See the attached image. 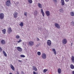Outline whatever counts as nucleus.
I'll return each mask as SVG.
<instances>
[{
	"label": "nucleus",
	"instance_id": "obj_19",
	"mask_svg": "<svg viewBox=\"0 0 74 74\" xmlns=\"http://www.w3.org/2000/svg\"><path fill=\"white\" fill-rule=\"evenodd\" d=\"M70 68L71 69H74V66L73 64H71L70 66Z\"/></svg>",
	"mask_w": 74,
	"mask_h": 74
},
{
	"label": "nucleus",
	"instance_id": "obj_33",
	"mask_svg": "<svg viewBox=\"0 0 74 74\" xmlns=\"http://www.w3.org/2000/svg\"><path fill=\"white\" fill-rule=\"evenodd\" d=\"M21 41H22V40H19V41H18L17 42H18V43H19V42H21Z\"/></svg>",
	"mask_w": 74,
	"mask_h": 74
},
{
	"label": "nucleus",
	"instance_id": "obj_24",
	"mask_svg": "<svg viewBox=\"0 0 74 74\" xmlns=\"http://www.w3.org/2000/svg\"><path fill=\"white\" fill-rule=\"evenodd\" d=\"M19 25L21 27H23V23L22 22H21Z\"/></svg>",
	"mask_w": 74,
	"mask_h": 74
},
{
	"label": "nucleus",
	"instance_id": "obj_39",
	"mask_svg": "<svg viewBox=\"0 0 74 74\" xmlns=\"http://www.w3.org/2000/svg\"><path fill=\"white\" fill-rule=\"evenodd\" d=\"M54 1H55V2H57V0H53Z\"/></svg>",
	"mask_w": 74,
	"mask_h": 74
},
{
	"label": "nucleus",
	"instance_id": "obj_23",
	"mask_svg": "<svg viewBox=\"0 0 74 74\" xmlns=\"http://www.w3.org/2000/svg\"><path fill=\"white\" fill-rule=\"evenodd\" d=\"M62 5H64V0H61Z\"/></svg>",
	"mask_w": 74,
	"mask_h": 74
},
{
	"label": "nucleus",
	"instance_id": "obj_42",
	"mask_svg": "<svg viewBox=\"0 0 74 74\" xmlns=\"http://www.w3.org/2000/svg\"><path fill=\"white\" fill-rule=\"evenodd\" d=\"M18 62H21V60H18Z\"/></svg>",
	"mask_w": 74,
	"mask_h": 74
},
{
	"label": "nucleus",
	"instance_id": "obj_21",
	"mask_svg": "<svg viewBox=\"0 0 74 74\" xmlns=\"http://www.w3.org/2000/svg\"><path fill=\"white\" fill-rule=\"evenodd\" d=\"M3 55H4V56H5V57H7V54L5 52V51H3Z\"/></svg>",
	"mask_w": 74,
	"mask_h": 74
},
{
	"label": "nucleus",
	"instance_id": "obj_40",
	"mask_svg": "<svg viewBox=\"0 0 74 74\" xmlns=\"http://www.w3.org/2000/svg\"><path fill=\"white\" fill-rule=\"evenodd\" d=\"M65 1H67V2H68V1H69V0H65Z\"/></svg>",
	"mask_w": 74,
	"mask_h": 74
},
{
	"label": "nucleus",
	"instance_id": "obj_41",
	"mask_svg": "<svg viewBox=\"0 0 74 74\" xmlns=\"http://www.w3.org/2000/svg\"><path fill=\"white\" fill-rule=\"evenodd\" d=\"M72 74H74V71H72Z\"/></svg>",
	"mask_w": 74,
	"mask_h": 74
},
{
	"label": "nucleus",
	"instance_id": "obj_29",
	"mask_svg": "<svg viewBox=\"0 0 74 74\" xmlns=\"http://www.w3.org/2000/svg\"><path fill=\"white\" fill-rule=\"evenodd\" d=\"M16 37L17 39H18V38H20V36H19L17 35L16 36Z\"/></svg>",
	"mask_w": 74,
	"mask_h": 74
},
{
	"label": "nucleus",
	"instance_id": "obj_27",
	"mask_svg": "<svg viewBox=\"0 0 74 74\" xmlns=\"http://www.w3.org/2000/svg\"><path fill=\"white\" fill-rule=\"evenodd\" d=\"M48 71V70L46 69H44L43 71V72L44 73H45Z\"/></svg>",
	"mask_w": 74,
	"mask_h": 74
},
{
	"label": "nucleus",
	"instance_id": "obj_14",
	"mask_svg": "<svg viewBox=\"0 0 74 74\" xmlns=\"http://www.w3.org/2000/svg\"><path fill=\"white\" fill-rule=\"evenodd\" d=\"M41 12L42 14V16L44 17L45 16L44 12V11H43V10L42 9H41Z\"/></svg>",
	"mask_w": 74,
	"mask_h": 74
},
{
	"label": "nucleus",
	"instance_id": "obj_5",
	"mask_svg": "<svg viewBox=\"0 0 74 74\" xmlns=\"http://www.w3.org/2000/svg\"><path fill=\"white\" fill-rule=\"evenodd\" d=\"M42 58H43V59H45L46 58H47V56L46 55V54L45 53H43L42 54Z\"/></svg>",
	"mask_w": 74,
	"mask_h": 74
},
{
	"label": "nucleus",
	"instance_id": "obj_34",
	"mask_svg": "<svg viewBox=\"0 0 74 74\" xmlns=\"http://www.w3.org/2000/svg\"><path fill=\"white\" fill-rule=\"evenodd\" d=\"M60 12H63V9H61L60 10Z\"/></svg>",
	"mask_w": 74,
	"mask_h": 74
},
{
	"label": "nucleus",
	"instance_id": "obj_9",
	"mask_svg": "<svg viewBox=\"0 0 74 74\" xmlns=\"http://www.w3.org/2000/svg\"><path fill=\"white\" fill-rule=\"evenodd\" d=\"M28 44L29 45H30V46H33L34 45V42L33 41H30L28 43Z\"/></svg>",
	"mask_w": 74,
	"mask_h": 74
},
{
	"label": "nucleus",
	"instance_id": "obj_25",
	"mask_svg": "<svg viewBox=\"0 0 74 74\" xmlns=\"http://www.w3.org/2000/svg\"><path fill=\"white\" fill-rule=\"evenodd\" d=\"M28 2L29 4H32L33 3L32 0H28Z\"/></svg>",
	"mask_w": 74,
	"mask_h": 74
},
{
	"label": "nucleus",
	"instance_id": "obj_1",
	"mask_svg": "<svg viewBox=\"0 0 74 74\" xmlns=\"http://www.w3.org/2000/svg\"><path fill=\"white\" fill-rule=\"evenodd\" d=\"M7 32L8 34H10V33L12 32V29H11V27H8Z\"/></svg>",
	"mask_w": 74,
	"mask_h": 74
},
{
	"label": "nucleus",
	"instance_id": "obj_38",
	"mask_svg": "<svg viewBox=\"0 0 74 74\" xmlns=\"http://www.w3.org/2000/svg\"><path fill=\"white\" fill-rule=\"evenodd\" d=\"M21 73V74H24V72H23V71H22Z\"/></svg>",
	"mask_w": 74,
	"mask_h": 74
},
{
	"label": "nucleus",
	"instance_id": "obj_22",
	"mask_svg": "<svg viewBox=\"0 0 74 74\" xmlns=\"http://www.w3.org/2000/svg\"><path fill=\"white\" fill-rule=\"evenodd\" d=\"M58 73H59V74H60L61 73V69L60 68H59L58 69Z\"/></svg>",
	"mask_w": 74,
	"mask_h": 74
},
{
	"label": "nucleus",
	"instance_id": "obj_10",
	"mask_svg": "<svg viewBox=\"0 0 74 74\" xmlns=\"http://www.w3.org/2000/svg\"><path fill=\"white\" fill-rule=\"evenodd\" d=\"M17 49L18 50V51L19 52H22V48H21L20 47H16Z\"/></svg>",
	"mask_w": 74,
	"mask_h": 74
},
{
	"label": "nucleus",
	"instance_id": "obj_7",
	"mask_svg": "<svg viewBox=\"0 0 74 74\" xmlns=\"http://www.w3.org/2000/svg\"><path fill=\"white\" fill-rule=\"evenodd\" d=\"M55 26L56 27H57V29H60V25L58 24V23H55Z\"/></svg>",
	"mask_w": 74,
	"mask_h": 74
},
{
	"label": "nucleus",
	"instance_id": "obj_43",
	"mask_svg": "<svg viewBox=\"0 0 74 74\" xmlns=\"http://www.w3.org/2000/svg\"><path fill=\"white\" fill-rule=\"evenodd\" d=\"M17 74H19L18 72H17Z\"/></svg>",
	"mask_w": 74,
	"mask_h": 74
},
{
	"label": "nucleus",
	"instance_id": "obj_13",
	"mask_svg": "<svg viewBox=\"0 0 74 74\" xmlns=\"http://www.w3.org/2000/svg\"><path fill=\"white\" fill-rule=\"evenodd\" d=\"M10 67L13 71H14V70H15V68H14V67L12 64H10Z\"/></svg>",
	"mask_w": 74,
	"mask_h": 74
},
{
	"label": "nucleus",
	"instance_id": "obj_26",
	"mask_svg": "<svg viewBox=\"0 0 74 74\" xmlns=\"http://www.w3.org/2000/svg\"><path fill=\"white\" fill-rule=\"evenodd\" d=\"M71 15L72 16H74V12H72L70 13Z\"/></svg>",
	"mask_w": 74,
	"mask_h": 74
},
{
	"label": "nucleus",
	"instance_id": "obj_18",
	"mask_svg": "<svg viewBox=\"0 0 74 74\" xmlns=\"http://www.w3.org/2000/svg\"><path fill=\"white\" fill-rule=\"evenodd\" d=\"M2 31L3 34H5L6 32V29H3L2 30Z\"/></svg>",
	"mask_w": 74,
	"mask_h": 74
},
{
	"label": "nucleus",
	"instance_id": "obj_30",
	"mask_svg": "<svg viewBox=\"0 0 74 74\" xmlns=\"http://www.w3.org/2000/svg\"><path fill=\"white\" fill-rule=\"evenodd\" d=\"M21 58H25V56L23 55H20Z\"/></svg>",
	"mask_w": 74,
	"mask_h": 74
},
{
	"label": "nucleus",
	"instance_id": "obj_37",
	"mask_svg": "<svg viewBox=\"0 0 74 74\" xmlns=\"http://www.w3.org/2000/svg\"><path fill=\"white\" fill-rule=\"evenodd\" d=\"M37 41H40V39H39V38H37Z\"/></svg>",
	"mask_w": 74,
	"mask_h": 74
},
{
	"label": "nucleus",
	"instance_id": "obj_4",
	"mask_svg": "<svg viewBox=\"0 0 74 74\" xmlns=\"http://www.w3.org/2000/svg\"><path fill=\"white\" fill-rule=\"evenodd\" d=\"M5 4L7 6H10L11 5V1H7L6 2Z\"/></svg>",
	"mask_w": 74,
	"mask_h": 74
},
{
	"label": "nucleus",
	"instance_id": "obj_36",
	"mask_svg": "<svg viewBox=\"0 0 74 74\" xmlns=\"http://www.w3.org/2000/svg\"><path fill=\"white\" fill-rule=\"evenodd\" d=\"M33 73L34 74H38V73H36V72H35L34 71H33Z\"/></svg>",
	"mask_w": 74,
	"mask_h": 74
},
{
	"label": "nucleus",
	"instance_id": "obj_46",
	"mask_svg": "<svg viewBox=\"0 0 74 74\" xmlns=\"http://www.w3.org/2000/svg\"><path fill=\"white\" fill-rule=\"evenodd\" d=\"M10 0H8V1H10Z\"/></svg>",
	"mask_w": 74,
	"mask_h": 74
},
{
	"label": "nucleus",
	"instance_id": "obj_17",
	"mask_svg": "<svg viewBox=\"0 0 74 74\" xmlns=\"http://www.w3.org/2000/svg\"><path fill=\"white\" fill-rule=\"evenodd\" d=\"M38 6L39 8H42V5L40 3H38Z\"/></svg>",
	"mask_w": 74,
	"mask_h": 74
},
{
	"label": "nucleus",
	"instance_id": "obj_8",
	"mask_svg": "<svg viewBox=\"0 0 74 74\" xmlns=\"http://www.w3.org/2000/svg\"><path fill=\"white\" fill-rule=\"evenodd\" d=\"M47 44L49 46H50L51 45V41L50 40H48L47 42Z\"/></svg>",
	"mask_w": 74,
	"mask_h": 74
},
{
	"label": "nucleus",
	"instance_id": "obj_20",
	"mask_svg": "<svg viewBox=\"0 0 74 74\" xmlns=\"http://www.w3.org/2000/svg\"><path fill=\"white\" fill-rule=\"evenodd\" d=\"M52 51L54 53L55 55H56V50H55V49H52Z\"/></svg>",
	"mask_w": 74,
	"mask_h": 74
},
{
	"label": "nucleus",
	"instance_id": "obj_31",
	"mask_svg": "<svg viewBox=\"0 0 74 74\" xmlns=\"http://www.w3.org/2000/svg\"><path fill=\"white\" fill-rule=\"evenodd\" d=\"M38 55L39 56L41 55V52L40 51H38L37 52Z\"/></svg>",
	"mask_w": 74,
	"mask_h": 74
},
{
	"label": "nucleus",
	"instance_id": "obj_2",
	"mask_svg": "<svg viewBox=\"0 0 74 74\" xmlns=\"http://www.w3.org/2000/svg\"><path fill=\"white\" fill-rule=\"evenodd\" d=\"M4 18V14L3 13H1L0 14V19H3Z\"/></svg>",
	"mask_w": 74,
	"mask_h": 74
},
{
	"label": "nucleus",
	"instance_id": "obj_35",
	"mask_svg": "<svg viewBox=\"0 0 74 74\" xmlns=\"http://www.w3.org/2000/svg\"><path fill=\"white\" fill-rule=\"evenodd\" d=\"M2 51L3 49H2V48L0 47V52H2Z\"/></svg>",
	"mask_w": 74,
	"mask_h": 74
},
{
	"label": "nucleus",
	"instance_id": "obj_12",
	"mask_svg": "<svg viewBox=\"0 0 74 74\" xmlns=\"http://www.w3.org/2000/svg\"><path fill=\"white\" fill-rule=\"evenodd\" d=\"M1 43L3 45H4V44H5L6 43L5 41L4 40H2L1 41Z\"/></svg>",
	"mask_w": 74,
	"mask_h": 74
},
{
	"label": "nucleus",
	"instance_id": "obj_44",
	"mask_svg": "<svg viewBox=\"0 0 74 74\" xmlns=\"http://www.w3.org/2000/svg\"><path fill=\"white\" fill-rule=\"evenodd\" d=\"M73 45V43H71V46H72Z\"/></svg>",
	"mask_w": 74,
	"mask_h": 74
},
{
	"label": "nucleus",
	"instance_id": "obj_28",
	"mask_svg": "<svg viewBox=\"0 0 74 74\" xmlns=\"http://www.w3.org/2000/svg\"><path fill=\"white\" fill-rule=\"evenodd\" d=\"M34 15H37V12L36 11H35L34 12Z\"/></svg>",
	"mask_w": 74,
	"mask_h": 74
},
{
	"label": "nucleus",
	"instance_id": "obj_6",
	"mask_svg": "<svg viewBox=\"0 0 74 74\" xmlns=\"http://www.w3.org/2000/svg\"><path fill=\"white\" fill-rule=\"evenodd\" d=\"M67 40L66 39H64L62 40V43L64 44H66L67 43Z\"/></svg>",
	"mask_w": 74,
	"mask_h": 74
},
{
	"label": "nucleus",
	"instance_id": "obj_16",
	"mask_svg": "<svg viewBox=\"0 0 74 74\" xmlns=\"http://www.w3.org/2000/svg\"><path fill=\"white\" fill-rule=\"evenodd\" d=\"M71 62L72 63H74V56H72L71 58Z\"/></svg>",
	"mask_w": 74,
	"mask_h": 74
},
{
	"label": "nucleus",
	"instance_id": "obj_11",
	"mask_svg": "<svg viewBox=\"0 0 74 74\" xmlns=\"http://www.w3.org/2000/svg\"><path fill=\"white\" fill-rule=\"evenodd\" d=\"M45 14L47 16L50 15V12L49 11H47L45 12Z\"/></svg>",
	"mask_w": 74,
	"mask_h": 74
},
{
	"label": "nucleus",
	"instance_id": "obj_45",
	"mask_svg": "<svg viewBox=\"0 0 74 74\" xmlns=\"http://www.w3.org/2000/svg\"><path fill=\"white\" fill-rule=\"evenodd\" d=\"M9 74H12V73H9Z\"/></svg>",
	"mask_w": 74,
	"mask_h": 74
},
{
	"label": "nucleus",
	"instance_id": "obj_15",
	"mask_svg": "<svg viewBox=\"0 0 74 74\" xmlns=\"http://www.w3.org/2000/svg\"><path fill=\"white\" fill-rule=\"evenodd\" d=\"M32 69H33V70H34V71H37V69L34 66L32 67Z\"/></svg>",
	"mask_w": 74,
	"mask_h": 74
},
{
	"label": "nucleus",
	"instance_id": "obj_3",
	"mask_svg": "<svg viewBox=\"0 0 74 74\" xmlns=\"http://www.w3.org/2000/svg\"><path fill=\"white\" fill-rule=\"evenodd\" d=\"M18 13L16 12H15L13 14L14 18H16L18 17Z\"/></svg>",
	"mask_w": 74,
	"mask_h": 74
},
{
	"label": "nucleus",
	"instance_id": "obj_32",
	"mask_svg": "<svg viewBox=\"0 0 74 74\" xmlns=\"http://www.w3.org/2000/svg\"><path fill=\"white\" fill-rule=\"evenodd\" d=\"M27 12H24V15H25V16H27Z\"/></svg>",
	"mask_w": 74,
	"mask_h": 74
}]
</instances>
